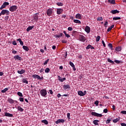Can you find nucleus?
I'll return each mask as SVG.
<instances>
[{
	"label": "nucleus",
	"mask_w": 126,
	"mask_h": 126,
	"mask_svg": "<svg viewBox=\"0 0 126 126\" xmlns=\"http://www.w3.org/2000/svg\"><path fill=\"white\" fill-rule=\"evenodd\" d=\"M25 69H21V70H18L17 72L19 74H23V73H25Z\"/></svg>",
	"instance_id": "18"
},
{
	"label": "nucleus",
	"mask_w": 126,
	"mask_h": 126,
	"mask_svg": "<svg viewBox=\"0 0 126 126\" xmlns=\"http://www.w3.org/2000/svg\"><path fill=\"white\" fill-rule=\"evenodd\" d=\"M17 41H18V42H19L20 45H21L22 46H23V45L24 44L23 41L21 40V39L20 38L17 39Z\"/></svg>",
	"instance_id": "25"
},
{
	"label": "nucleus",
	"mask_w": 126,
	"mask_h": 126,
	"mask_svg": "<svg viewBox=\"0 0 126 126\" xmlns=\"http://www.w3.org/2000/svg\"><path fill=\"white\" fill-rule=\"evenodd\" d=\"M13 45H14V46H16V45H17V43H16V41H14L12 43Z\"/></svg>",
	"instance_id": "54"
},
{
	"label": "nucleus",
	"mask_w": 126,
	"mask_h": 126,
	"mask_svg": "<svg viewBox=\"0 0 126 126\" xmlns=\"http://www.w3.org/2000/svg\"><path fill=\"white\" fill-rule=\"evenodd\" d=\"M38 13H36L34 16H33V18L34 20H36V21H38V15H37Z\"/></svg>",
	"instance_id": "26"
},
{
	"label": "nucleus",
	"mask_w": 126,
	"mask_h": 126,
	"mask_svg": "<svg viewBox=\"0 0 126 126\" xmlns=\"http://www.w3.org/2000/svg\"><path fill=\"white\" fill-rule=\"evenodd\" d=\"M121 114H123V115H126V111H125V110L122 111L121 112Z\"/></svg>",
	"instance_id": "47"
},
{
	"label": "nucleus",
	"mask_w": 126,
	"mask_h": 126,
	"mask_svg": "<svg viewBox=\"0 0 126 126\" xmlns=\"http://www.w3.org/2000/svg\"><path fill=\"white\" fill-rule=\"evenodd\" d=\"M19 100L20 102H23L24 101V98H23V97H20Z\"/></svg>",
	"instance_id": "50"
},
{
	"label": "nucleus",
	"mask_w": 126,
	"mask_h": 126,
	"mask_svg": "<svg viewBox=\"0 0 126 126\" xmlns=\"http://www.w3.org/2000/svg\"><path fill=\"white\" fill-rule=\"evenodd\" d=\"M94 104L95 105V106H98V104H99V101L96 100L95 101Z\"/></svg>",
	"instance_id": "49"
},
{
	"label": "nucleus",
	"mask_w": 126,
	"mask_h": 126,
	"mask_svg": "<svg viewBox=\"0 0 126 126\" xmlns=\"http://www.w3.org/2000/svg\"><path fill=\"white\" fill-rule=\"evenodd\" d=\"M108 46L109 47V48H110L111 50H113V45L112 44V43H109Z\"/></svg>",
	"instance_id": "40"
},
{
	"label": "nucleus",
	"mask_w": 126,
	"mask_h": 126,
	"mask_svg": "<svg viewBox=\"0 0 126 126\" xmlns=\"http://www.w3.org/2000/svg\"><path fill=\"white\" fill-rule=\"evenodd\" d=\"M107 61L108 62V63H112L113 64L115 63V62L110 59H108Z\"/></svg>",
	"instance_id": "36"
},
{
	"label": "nucleus",
	"mask_w": 126,
	"mask_h": 126,
	"mask_svg": "<svg viewBox=\"0 0 126 126\" xmlns=\"http://www.w3.org/2000/svg\"><path fill=\"white\" fill-rule=\"evenodd\" d=\"M34 28V26H30L27 29V31L28 32H29V31H30V30H32V29Z\"/></svg>",
	"instance_id": "22"
},
{
	"label": "nucleus",
	"mask_w": 126,
	"mask_h": 126,
	"mask_svg": "<svg viewBox=\"0 0 126 126\" xmlns=\"http://www.w3.org/2000/svg\"><path fill=\"white\" fill-rule=\"evenodd\" d=\"M114 62L116 63H122V62L119 60H115Z\"/></svg>",
	"instance_id": "46"
},
{
	"label": "nucleus",
	"mask_w": 126,
	"mask_h": 126,
	"mask_svg": "<svg viewBox=\"0 0 126 126\" xmlns=\"http://www.w3.org/2000/svg\"><path fill=\"white\" fill-rule=\"evenodd\" d=\"M37 75H37V74L33 75H32L33 78H37Z\"/></svg>",
	"instance_id": "58"
},
{
	"label": "nucleus",
	"mask_w": 126,
	"mask_h": 126,
	"mask_svg": "<svg viewBox=\"0 0 126 126\" xmlns=\"http://www.w3.org/2000/svg\"><path fill=\"white\" fill-rule=\"evenodd\" d=\"M99 122L100 121L98 120H95L93 122V123L95 126H99V124L98 123H99Z\"/></svg>",
	"instance_id": "17"
},
{
	"label": "nucleus",
	"mask_w": 126,
	"mask_h": 126,
	"mask_svg": "<svg viewBox=\"0 0 126 126\" xmlns=\"http://www.w3.org/2000/svg\"><path fill=\"white\" fill-rule=\"evenodd\" d=\"M12 53L13 54H14V55H15V54H16L17 53V51H15V50H13Z\"/></svg>",
	"instance_id": "63"
},
{
	"label": "nucleus",
	"mask_w": 126,
	"mask_h": 126,
	"mask_svg": "<svg viewBox=\"0 0 126 126\" xmlns=\"http://www.w3.org/2000/svg\"><path fill=\"white\" fill-rule=\"evenodd\" d=\"M8 91V88H6L4 90H2L1 92V93H5V92H6V91Z\"/></svg>",
	"instance_id": "29"
},
{
	"label": "nucleus",
	"mask_w": 126,
	"mask_h": 126,
	"mask_svg": "<svg viewBox=\"0 0 126 126\" xmlns=\"http://www.w3.org/2000/svg\"><path fill=\"white\" fill-rule=\"evenodd\" d=\"M63 9L62 8H58L57 10V14H62L63 13Z\"/></svg>",
	"instance_id": "11"
},
{
	"label": "nucleus",
	"mask_w": 126,
	"mask_h": 126,
	"mask_svg": "<svg viewBox=\"0 0 126 126\" xmlns=\"http://www.w3.org/2000/svg\"><path fill=\"white\" fill-rule=\"evenodd\" d=\"M69 64L70 65V66H71L72 67H73V69L74 71L76 70V68H75V66L74 65V64H73V63L71 62H69Z\"/></svg>",
	"instance_id": "14"
},
{
	"label": "nucleus",
	"mask_w": 126,
	"mask_h": 126,
	"mask_svg": "<svg viewBox=\"0 0 126 126\" xmlns=\"http://www.w3.org/2000/svg\"><path fill=\"white\" fill-rule=\"evenodd\" d=\"M120 121V118H116L113 120V123L116 124V123H118Z\"/></svg>",
	"instance_id": "27"
},
{
	"label": "nucleus",
	"mask_w": 126,
	"mask_h": 126,
	"mask_svg": "<svg viewBox=\"0 0 126 126\" xmlns=\"http://www.w3.org/2000/svg\"><path fill=\"white\" fill-rule=\"evenodd\" d=\"M92 116H94L95 117H98V118H102L103 115L101 114H99L96 112H92L91 113Z\"/></svg>",
	"instance_id": "2"
},
{
	"label": "nucleus",
	"mask_w": 126,
	"mask_h": 126,
	"mask_svg": "<svg viewBox=\"0 0 126 126\" xmlns=\"http://www.w3.org/2000/svg\"><path fill=\"white\" fill-rule=\"evenodd\" d=\"M113 19L114 20H120L121 18L120 17H114L113 18Z\"/></svg>",
	"instance_id": "30"
},
{
	"label": "nucleus",
	"mask_w": 126,
	"mask_h": 126,
	"mask_svg": "<svg viewBox=\"0 0 126 126\" xmlns=\"http://www.w3.org/2000/svg\"><path fill=\"white\" fill-rule=\"evenodd\" d=\"M115 27V25H113L111 27H110L108 29H107V32H110L112 29H113V28Z\"/></svg>",
	"instance_id": "28"
},
{
	"label": "nucleus",
	"mask_w": 126,
	"mask_h": 126,
	"mask_svg": "<svg viewBox=\"0 0 126 126\" xmlns=\"http://www.w3.org/2000/svg\"><path fill=\"white\" fill-rule=\"evenodd\" d=\"M8 101L9 103H10V104H17V101L13 100V99H12L11 98H9Z\"/></svg>",
	"instance_id": "9"
},
{
	"label": "nucleus",
	"mask_w": 126,
	"mask_h": 126,
	"mask_svg": "<svg viewBox=\"0 0 126 126\" xmlns=\"http://www.w3.org/2000/svg\"><path fill=\"white\" fill-rule=\"evenodd\" d=\"M76 33H77V32H76V31H73L72 32V34H73V35H74V34H76Z\"/></svg>",
	"instance_id": "60"
},
{
	"label": "nucleus",
	"mask_w": 126,
	"mask_h": 126,
	"mask_svg": "<svg viewBox=\"0 0 126 126\" xmlns=\"http://www.w3.org/2000/svg\"><path fill=\"white\" fill-rule=\"evenodd\" d=\"M67 30L68 31H72V28L71 27H68V29H67Z\"/></svg>",
	"instance_id": "52"
},
{
	"label": "nucleus",
	"mask_w": 126,
	"mask_h": 126,
	"mask_svg": "<svg viewBox=\"0 0 126 126\" xmlns=\"http://www.w3.org/2000/svg\"><path fill=\"white\" fill-rule=\"evenodd\" d=\"M63 88L64 90H66V89H70V86H69L68 85H64L63 86Z\"/></svg>",
	"instance_id": "19"
},
{
	"label": "nucleus",
	"mask_w": 126,
	"mask_h": 126,
	"mask_svg": "<svg viewBox=\"0 0 126 126\" xmlns=\"http://www.w3.org/2000/svg\"><path fill=\"white\" fill-rule=\"evenodd\" d=\"M90 27H89V26H86L85 28V31L86 32V33H87L88 34L90 33Z\"/></svg>",
	"instance_id": "10"
},
{
	"label": "nucleus",
	"mask_w": 126,
	"mask_h": 126,
	"mask_svg": "<svg viewBox=\"0 0 126 126\" xmlns=\"http://www.w3.org/2000/svg\"><path fill=\"white\" fill-rule=\"evenodd\" d=\"M75 18L77 19H82V16H81V15L79 13H78L75 16Z\"/></svg>",
	"instance_id": "13"
},
{
	"label": "nucleus",
	"mask_w": 126,
	"mask_h": 126,
	"mask_svg": "<svg viewBox=\"0 0 126 126\" xmlns=\"http://www.w3.org/2000/svg\"><path fill=\"white\" fill-rule=\"evenodd\" d=\"M65 36L67 37V38H70V35H69V34H65Z\"/></svg>",
	"instance_id": "59"
},
{
	"label": "nucleus",
	"mask_w": 126,
	"mask_h": 126,
	"mask_svg": "<svg viewBox=\"0 0 126 126\" xmlns=\"http://www.w3.org/2000/svg\"><path fill=\"white\" fill-rule=\"evenodd\" d=\"M49 61H50L49 59H47L46 61H45V62L43 63L44 65H46V64H47V63H49Z\"/></svg>",
	"instance_id": "43"
},
{
	"label": "nucleus",
	"mask_w": 126,
	"mask_h": 126,
	"mask_svg": "<svg viewBox=\"0 0 126 126\" xmlns=\"http://www.w3.org/2000/svg\"><path fill=\"white\" fill-rule=\"evenodd\" d=\"M5 117H9L10 118H12V117H13V115H12V114H10L7 112L5 113Z\"/></svg>",
	"instance_id": "15"
},
{
	"label": "nucleus",
	"mask_w": 126,
	"mask_h": 126,
	"mask_svg": "<svg viewBox=\"0 0 126 126\" xmlns=\"http://www.w3.org/2000/svg\"><path fill=\"white\" fill-rule=\"evenodd\" d=\"M79 40L81 41V42H85V37L82 35H79Z\"/></svg>",
	"instance_id": "7"
},
{
	"label": "nucleus",
	"mask_w": 126,
	"mask_h": 126,
	"mask_svg": "<svg viewBox=\"0 0 126 126\" xmlns=\"http://www.w3.org/2000/svg\"><path fill=\"white\" fill-rule=\"evenodd\" d=\"M103 113H108V109H104L103 110Z\"/></svg>",
	"instance_id": "53"
},
{
	"label": "nucleus",
	"mask_w": 126,
	"mask_h": 126,
	"mask_svg": "<svg viewBox=\"0 0 126 126\" xmlns=\"http://www.w3.org/2000/svg\"><path fill=\"white\" fill-rule=\"evenodd\" d=\"M73 22L74 23H78L79 24H81V22L78 20H74Z\"/></svg>",
	"instance_id": "31"
},
{
	"label": "nucleus",
	"mask_w": 126,
	"mask_h": 126,
	"mask_svg": "<svg viewBox=\"0 0 126 126\" xmlns=\"http://www.w3.org/2000/svg\"><path fill=\"white\" fill-rule=\"evenodd\" d=\"M101 39V37L99 35H98L96 38V42H99Z\"/></svg>",
	"instance_id": "34"
},
{
	"label": "nucleus",
	"mask_w": 126,
	"mask_h": 126,
	"mask_svg": "<svg viewBox=\"0 0 126 126\" xmlns=\"http://www.w3.org/2000/svg\"><path fill=\"white\" fill-rule=\"evenodd\" d=\"M16 9H17V6L15 5L12 6L9 8V10L10 11H11V12L15 11Z\"/></svg>",
	"instance_id": "3"
},
{
	"label": "nucleus",
	"mask_w": 126,
	"mask_h": 126,
	"mask_svg": "<svg viewBox=\"0 0 126 126\" xmlns=\"http://www.w3.org/2000/svg\"><path fill=\"white\" fill-rule=\"evenodd\" d=\"M91 47H92V45L89 44L87 46V47H86V49L87 50H89V49H91Z\"/></svg>",
	"instance_id": "44"
},
{
	"label": "nucleus",
	"mask_w": 126,
	"mask_h": 126,
	"mask_svg": "<svg viewBox=\"0 0 126 126\" xmlns=\"http://www.w3.org/2000/svg\"><path fill=\"white\" fill-rule=\"evenodd\" d=\"M110 122H111V119H108L106 121V124H110Z\"/></svg>",
	"instance_id": "51"
},
{
	"label": "nucleus",
	"mask_w": 126,
	"mask_h": 126,
	"mask_svg": "<svg viewBox=\"0 0 126 126\" xmlns=\"http://www.w3.org/2000/svg\"><path fill=\"white\" fill-rule=\"evenodd\" d=\"M23 49H24L25 51H26V52H28V51H29V48L28 47L25 45L23 46Z\"/></svg>",
	"instance_id": "23"
},
{
	"label": "nucleus",
	"mask_w": 126,
	"mask_h": 126,
	"mask_svg": "<svg viewBox=\"0 0 126 126\" xmlns=\"http://www.w3.org/2000/svg\"><path fill=\"white\" fill-rule=\"evenodd\" d=\"M40 95L42 97H46V96H47V90L45 89L40 90Z\"/></svg>",
	"instance_id": "1"
},
{
	"label": "nucleus",
	"mask_w": 126,
	"mask_h": 126,
	"mask_svg": "<svg viewBox=\"0 0 126 126\" xmlns=\"http://www.w3.org/2000/svg\"><path fill=\"white\" fill-rule=\"evenodd\" d=\"M36 78L37 79L41 80V77L40 76H39L38 75H37V76H36Z\"/></svg>",
	"instance_id": "62"
},
{
	"label": "nucleus",
	"mask_w": 126,
	"mask_h": 126,
	"mask_svg": "<svg viewBox=\"0 0 126 126\" xmlns=\"http://www.w3.org/2000/svg\"><path fill=\"white\" fill-rule=\"evenodd\" d=\"M63 33H61L59 35L56 34L54 36H55V38H57V39H58V38H60V37H62L63 36Z\"/></svg>",
	"instance_id": "24"
},
{
	"label": "nucleus",
	"mask_w": 126,
	"mask_h": 126,
	"mask_svg": "<svg viewBox=\"0 0 126 126\" xmlns=\"http://www.w3.org/2000/svg\"><path fill=\"white\" fill-rule=\"evenodd\" d=\"M17 94L18 95V96H19L20 97H23V94H22V93H21V92H18L17 93Z\"/></svg>",
	"instance_id": "39"
},
{
	"label": "nucleus",
	"mask_w": 126,
	"mask_h": 126,
	"mask_svg": "<svg viewBox=\"0 0 126 126\" xmlns=\"http://www.w3.org/2000/svg\"><path fill=\"white\" fill-rule=\"evenodd\" d=\"M60 123H63L64 122V120L63 119H60Z\"/></svg>",
	"instance_id": "61"
},
{
	"label": "nucleus",
	"mask_w": 126,
	"mask_h": 126,
	"mask_svg": "<svg viewBox=\"0 0 126 126\" xmlns=\"http://www.w3.org/2000/svg\"><path fill=\"white\" fill-rule=\"evenodd\" d=\"M1 11H2V15H4V14H6V15H9L10 12L8 10L3 9V10H2Z\"/></svg>",
	"instance_id": "5"
},
{
	"label": "nucleus",
	"mask_w": 126,
	"mask_h": 126,
	"mask_svg": "<svg viewBox=\"0 0 126 126\" xmlns=\"http://www.w3.org/2000/svg\"><path fill=\"white\" fill-rule=\"evenodd\" d=\"M7 5H9V3L8 2H4L0 8V9L2 10L5 8Z\"/></svg>",
	"instance_id": "4"
},
{
	"label": "nucleus",
	"mask_w": 126,
	"mask_h": 126,
	"mask_svg": "<svg viewBox=\"0 0 126 126\" xmlns=\"http://www.w3.org/2000/svg\"><path fill=\"white\" fill-rule=\"evenodd\" d=\"M67 119H68V120L70 119V113H67Z\"/></svg>",
	"instance_id": "45"
},
{
	"label": "nucleus",
	"mask_w": 126,
	"mask_h": 126,
	"mask_svg": "<svg viewBox=\"0 0 126 126\" xmlns=\"http://www.w3.org/2000/svg\"><path fill=\"white\" fill-rule=\"evenodd\" d=\"M22 82L23 83H26V84H28V81L25 78L23 79Z\"/></svg>",
	"instance_id": "32"
},
{
	"label": "nucleus",
	"mask_w": 126,
	"mask_h": 126,
	"mask_svg": "<svg viewBox=\"0 0 126 126\" xmlns=\"http://www.w3.org/2000/svg\"><path fill=\"white\" fill-rule=\"evenodd\" d=\"M15 61H20L21 60V57L19 55H16L14 57Z\"/></svg>",
	"instance_id": "12"
},
{
	"label": "nucleus",
	"mask_w": 126,
	"mask_h": 126,
	"mask_svg": "<svg viewBox=\"0 0 126 126\" xmlns=\"http://www.w3.org/2000/svg\"><path fill=\"white\" fill-rule=\"evenodd\" d=\"M58 77L59 78V80H60V81H61V82H63V81H64V80H65V78H62V77H61V76H60V75L58 76Z\"/></svg>",
	"instance_id": "20"
},
{
	"label": "nucleus",
	"mask_w": 126,
	"mask_h": 126,
	"mask_svg": "<svg viewBox=\"0 0 126 126\" xmlns=\"http://www.w3.org/2000/svg\"><path fill=\"white\" fill-rule=\"evenodd\" d=\"M78 94L79 95V96H84L86 94V91H85L83 93L81 91H78Z\"/></svg>",
	"instance_id": "8"
},
{
	"label": "nucleus",
	"mask_w": 126,
	"mask_h": 126,
	"mask_svg": "<svg viewBox=\"0 0 126 126\" xmlns=\"http://www.w3.org/2000/svg\"><path fill=\"white\" fill-rule=\"evenodd\" d=\"M62 43H64V44H66V43H67V41L66 40H63L62 41Z\"/></svg>",
	"instance_id": "56"
},
{
	"label": "nucleus",
	"mask_w": 126,
	"mask_h": 126,
	"mask_svg": "<svg viewBox=\"0 0 126 126\" xmlns=\"http://www.w3.org/2000/svg\"><path fill=\"white\" fill-rule=\"evenodd\" d=\"M121 125L122 126H126V124L125 123H121Z\"/></svg>",
	"instance_id": "64"
},
{
	"label": "nucleus",
	"mask_w": 126,
	"mask_h": 126,
	"mask_svg": "<svg viewBox=\"0 0 126 126\" xmlns=\"http://www.w3.org/2000/svg\"><path fill=\"white\" fill-rule=\"evenodd\" d=\"M18 110L20 111V112H23V111H24V109L22 107L19 106L18 107Z\"/></svg>",
	"instance_id": "38"
},
{
	"label": "nucleus",
	"mask_w": 126,
	"mask_h": 126,
	"mask_svg": "<svg viewBox=\"0 0 126 126\" xmlns=\"http://www.w3.org/2000/svg\"><path fill=\"white\" fill-rule=\"evenodd\" d=\"M116 51H117V52H121V51H122V48L121 47H118L116 48Z\"/></svg>",
	"instance_id": "35"
},
{
	"label": "nucleus",
	"mask_w": 126,
	"mask_h": 126,
	"mask_svg": "<svg viewBox=\"0 0 126 126\" xmlns=\"http://www.w3.org/2000/svg\"><path fill=\"white\" fill-rule=\"evenodd\" d=\"M108 2L111 4H116V1L115 0H108Z\"/></svg>",
	"instance_id": "21"
},
{
	"label": "nucleus",
	"mask_w": 126,
	"mask_h": 126,
	"mask_svg": "<svg viewBox=\"0 0 126 126\" xmlns=\"http://www.w3.org/2000/svg\"><path fill=\"white\" fill-rule=\"evenodd\" d=\"M45 72H46V73H49V72H50V68H46L45 70Z\"/></svg>",
	"instance_id": "41"
},
{
	"label": "nucleus",
	"mask_w": 126,
	"mask_h": 126,
	"mask_svg": "<svg viewBox=\"0 0 126 126\" xmlns=\"http://www.w3.org/2000/svg\"><path fill=\"white\" fill-rule=\"evenodd\" d=\"M53 14V9L52 8H49L47 11V14L48 16H51Z\"/></svg>",
	"instance_id": "6"
},
{
	"label": "nucleus",
	"mask_w": 126,
	"mask_h": 126,
	"mask_svg": "<svg viewBox=\"0 0 126 126\" xmlns=\"http://www.w3.org/2000/svg\"><path fill=\"white\" fill-rule=\"evenodd\" d=\"M9 18V17L8 16H6L4 18V19L5 20H8V18Z\"/></svg>",
	"instance_id": "57"
},
{
	"label": "nucleus",
	"mask_w": 126,
	"mask_h": 126,
	"mask_svg": "<svg viewBox=\"0 0 126 126\" xmlns=\"http://www.w3.org/2000/svg\"><path fill=\"white\" fill-rule=\"evenodd\" d=\"M111 13H112L113 14H116V13H119L120 11L118 10H112L110 11Z\"/></svg>",
	"instance_id": "16"
},
{
	"label": "nucleus",
	"mask_w": 126,
	"mask_h": 126,
	"mask_svg": "<svg viewBox=\"0 0 126 126\" xmlns=\"http://www.w3.org/2000/svg\"><path fill=\"white\" fill-rule=\"evenodd\" d=\"M97 21H102L103 20V18L102 17H100L97 18Z\"/></svg>",
	"instance_id": "42"
},
{
	"label": "nucleus",
	"mask_w": 126,
	"mask_h": 126,
	"mask_svg": "<svg viewBox=\"0 0 126 126\" xmlns=\"http://www.w3.org/2000/svg\"><path fill=\"white\" fill-rule=\"evenodd\" d=\"M41 122L45 125H48V124H49V122H48V121H47L46 120H42Z\"/></svg>",
	"instance_id": "37"
},
{
	"label": "nucleus",
	"mask_w": 126,
	"mask_h": 126,
	"mask_svg": "<svg viewBox=\"0 0 126 126\" xmlns=\"http://www.w3.org/2000/svg\"><path fill=\"white\" fill-rule=\"evenodd\" d=\"M102 43L103 44V47H106V44H105V42L104 41V40H102Z\"/></svg>",
	"instance_id": "55"
},
{
	"label": "nucleus",
	"mask_w": 126,
	"mask_h": 126,
	"mask_svg": "<svg viewBox=\"0 0 126 126\" xmlns=\"http://www.w3.org/2000/svg\"><path fill=\"white\" fill-rule=\"evenodd\" d=\"M57 4L59 6H63V2H57Z\"/></svg>",
	"instance_id": "33"
},
{
	"label": "nucleus",
	"mask_w": 126,
	"mask_h": 126,
	"mask_svg": "<svg viewBox=\"0 0 126 126\" xmlns=\"http://www.w3.org/2000/svg\"><path fill=\"white\" fill-rule=\"evenodd\" d=\"M55 123H56L57 125H58V124L61 123V121H60V119H58L57 121H56Z\"/></svg>",
	"instance_id": "48"
}]
</instances>
